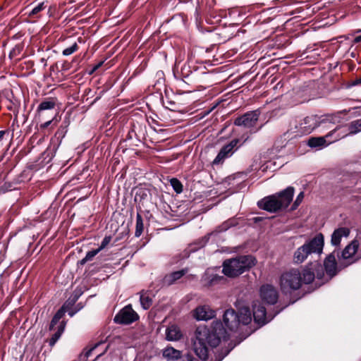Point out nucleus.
<instances>
[{"instance_id": "3c124183", "label": "nucleus", "mask_w": 361, "mask_h": 361, "mask_svg": "<svg viewBox=\"0 0 361 361\" xmlns=\"http://www.w3.org/2000/svg\"><path fill=\"white\" fill-rule=\"evenodd\" d=\"M50 112L51 111H46V113H45V119L46 118H49L48 114H49Z\"/></svg>"}, {"instance_id": "6e6552de", "label": "nucleus", "mask_w": 361, "mask_h": 361, "mask_svg": "<svg viewBox=\"0 0 361 361\" xmlns=\"http://www.w3.org/2000/svg\"><path fill=\"white\" fill-rule=\"evenodd\" d=\"M314 252H316V237L297 249L294 253L293 261L296 264H301L309 255Z\"/></svg>"}, {"instance_id": "a18cd8bd", "label": "nucleus", "mask_w": 361, "mask_h": 361, "mask_svg": "<svg viewBox=\"0 0 361 361\" xmlns=\"http://www.w3.org/2000/svg\"><path fill=\"white\" fill-rule=\"evenodd\" d=\"M317 288H318L319 286H320L321 285H322L324 283V282H320V280H322V277L318 269H317Z\"/></svg>"}, {"instance_id": "79ce46f5", "label": "nucleus", "mask_w": 361, "mask_h": 361, "mask_svg": "<svg viewBox=\"0 0 361 361\" xmlns=\"http://www.w3.org/2000/svg\"><path fill=\"white\" fill-rule=\"evenodd\" d=\"M307 145L310 147H316V137H310L307 141Z\"/></svg>"}, {"instance_id": "bb28decb", "label": "nucleus", "mask_w": 361, "mask_h": 361, "mask_svg": "<svg viewBox=\"0 0 361 361\" xmlns=\"http://www.w3.org/2000/svg\"><path fill=\"white\" fill-rule=\"evenodd\" d=\"M66 322L65 321H61L60 324L56 328V331L53 334L51 338L49 340V344L50 347H53L56 343L59 340L63 333L65 331Z\"/></svg>"}, {"instance_id": "72a5a7b5", "label": "nucleus", "mask_w": 361, "mask_h": 361, "mask_svg": "<svg viewBox=\"0 0 361 361\" xmlns=\"http://www.w3.org/2000/svg\"><path fill=\"white\" fill-rule=\"evenodd\" d=\"M170 183L176 193H181L183 192V185L178 179L173 178L170 180Z\"/></svg>"}, {"instance_id": "f257e3e1", "label": "nucleus", "mask_w": 361, "mask_h": 361, "mask_svg": "<svg viewBox=\"0 0 361 361\" xmlns=\"http://www.w3.org/2000/svg\"><path fill=\"white\" fill-rule=\"evenodd\" d=\"M295 189L288 186L282 191L264 197L257 202V206L265 211L275 213L288 207L293 200Z\"/></svg>"}, {"instance_id": "39448f33", "label": "nucleus", "mask_w": 361, "mask_h": 361, "mask_svg": "<svg viewBox=\"0 0 361 361\" xmlns=\"http://www.w3.org/2000/svg\"><path fill=\"white\" fill-rule=\"evenodd\" d=\"M294 129L291 128L295 136H302L310 134L316 128V116H307L300 122L294 121Z\"/></svg>"}, {"instance_id": "20e7f679", "label": "nucleus", "mask_w": 361, "mask_h": 361, "mask_svg": "<svg viewBox=\"0 0 361 361\" xmlns=\"http://www.w3.org/2000/svg\"><path fill=\"white\" fill-rule=\"evenodd\" d=\"M224 331L222 324L216 322L212 329L207 326H200L196 329V338L204 342L207 345L214 348L219 345L221 341V335Z\"/></svg>"}, {"instance_id": "603ef678", "label": "nucleus", "mask_w": 361, "mask_h": 361, "mask_svg": "<svg viewBox=\"0 0 361 361\" xmlns=\"http://www.w3.org/2000/svg\"><path fill=\"white\" fill-rule=\"evenodd\" d=\"M106 350H107V348H106V350H104V353H101V354L98 355L97 356L96 359H97L98 357H99L100 356H102V355H103V354L106 351Z\"/></svg>"}, {"instance_id": "c756f323", "label": "nucleus", "mask_w": 361, "mask_h": 361, "mask_svg": "<svg viewBox=\"0 0 361 361\" xmlns=\"http://www.w3.org/2000/svg\"><path fill=\"white\" fill-rule=\"evenodd\" d=\"M65 310L63 308V306L62 307H61L56 312V314L54 315L51 322H50V324H49V331H54L55 330V326L59 323V324H60V320L64 316L65 314Z\"/></svg>"}, {"instance_id": "0eeeda50", "label": "nucleus", "mask_w": 361, "mask_h": 361, "mask_svg": "<svg viewBox=\"0 0 361 361\" xmlns=\"http://www.w3.org/2000/svg\"><path fill=\"white\" fill-rule=\"evenodd\" d=\"M240 142L238 138L232 140L228 144L224 145L219 152L218 154L213 161L214 165L222 164L226 159L231 157L240 145H238Z\"/></svg>"}, {"instance_id": "aec40b11", "label": "nucleus", "mask_w": 361, "mask_h": 361, "mask_svg": "<svg viewBox=\"0 0 361 361\" xmlns=\"http://www.w3.org/2000/svg\"><path fill=\"white\" fill-rule=\"evenodd\" d=\"M316 270V265L313 262L308 263L303 269V273L302 277V283H312L315 277L314 271Z\"/></svg>"}, {"instance_id": "393cba45", "label": "nucleus", "mask_w": 361, "mask_h": 361, "mask_svg": "<svg viewBox=\"0 0 361 361\" xmlns=\"http://www.w3.org/2000/svg\"><path fill=\"white\" fill-rule=\"evenodd\" d=\"M237 315L239 320V324H242L243 325H247L252 321V314L248 307H243L240 308Z\"/></svg>"}, {"instance_id": "ddd939ff", "label": "nucleus", "mask_w": 361, "mask_h": 361, "mask_svg": "<svg viewBox=\"0 0 361 361\" xmlns=\"http://www.w3.org/2000/svg\"><path fill=\"white\" fill-rule=\"evenodd\" d=\"M259 294L262 300L268 304H275L279 298L276 289L271 285H263L259 290Z\"/></svg>"}, {"instance_id": "2f4dec72", "label": "nucleus", "mask_w": 361, "mask_h": 361, "mask_svg": "<svg viewBox=\"0 0 361 361\" xmlns=\"http://www.w3.org/2000/svg\"><path fill=\"white\" fill-rule=\"evenodd\" d=\"M349 134H356L361 131V118L352 121L348 126Z\"/></svg>"}, {"instance_id": "f8f14e48", "label": "nucleus", "mask_w": 361, "mask_h": 361, "mask_svg": "<svg viewBox=\"0 0 361 361\" xmlns=\"http://www.w3.org/2000/svg\"><path fill=\"white\" fill-rule=\"evenodd\" d=\"M315 83L310 81L303 87L295 91V101L297 103H303L311 99L314 95Z\"/></svg>"}, {"instance_id": "a211bd4d", "label": "nucleus", "mask_w": 361, "mask_h": 361, "mask_svg": "<svg viewBox=\"0 0 361 361\" xmlns=\"http://www.w3.org/2000/svg\"><path fill=\"white\" fill-rule=\"evenodd\" d=\"M336 130V129L335 128L331 130V132L326 134L325 136L317 137V149H322L325 147H327L331 143H333L340 139L339 135L335 136L334 139H331V137L334 135Z\"/></svg>"}, {"instance_id": "c9c22d12", "label": "nucleus", "mask_w": 361, "mask_h": 361, "mask_svg": "<svg viewBox=\"0 0 361 361\" xmlns=\"http://www.w3.org/2000/svg\"><path fill=\"white\" fill-rule=\"evenodd\" d=\"M100 251L98 249L92 250L87 252L85 257L80 261L81 264H84L88 261H91Z\"/></svg>"}, {"instance_id": "dca6fc26", "label": "nucleus", "mask_w": 361, "mask_h": 361, "mask_svg": "<svg viewBox=\"0 0 361 361\" xmlns=\"http://www.w3.org/2000/svg\"><path fill=\"white\" fill-rule=\"evenodd\" d=\"M224 326L230 331H234L239 326L237 313L233 309L226 310L223 315Z\"/></svg>"}, {"instance_id": "2eb2a0df", "label": "nucleus", "mask_w": 361, "mask_h": 361, "mask_svg": "<svg viewBox=\"0 0 361 361\" xmlns=\"http://www.w3.org/2000/svg\"><path fill=\"white\" fill-rule=\"evenodd\" d=\"M334 252H333L329 254L324 262V267L327 277L326 279V281L331 280L338 273L337 263Z\"/></svg>"}, {"instance_id": "473e14b6", "label": "nucleus", "mask_w": 361, "mask_h": 361, "mask_svg": "<svg viewBox=\"0 0 361 361\" xmlns=\"http://www.w3.org/2000/svg\"><path fill=\"white\" fill-rule=\"evenodd\" d=\"M58 122H59V119H57V114H54V115L51 116L50 119L40 123L39 128L41 130H44L45 128H48L51 124H53L54 126H56L58 123Z\"/></svg>"}, {"instance_id": "7c9ffc66", "label": "nucleus", "mask_w": 361, "mask_h": 361, "mask_svg": "<svg viewBox=\"0 0 361 361\" xmlns=\"http://www.w3.org/2000/svg\"><path fill=\"white\" fill-rule=\"evenodd\" d=\"M144 230V224H143V219L140 213H137L136 215V225H135V237H140Z\"/></svg>"}, {"instance_id": "f3484780", "label": "nucleus", "mask_w": 361, "mask_h": 361, "mask_svg": "<svg viewBox=\"0 0 361 361\" xmlns=\"http://www.w3.org/2000/svg\"><path fill=\"white\" fill-rule=\"evenodd\" d=\"M193 317L198 321H207L215 317V311L209 305H200L195 309Z\"/></svg>"}, {"instance_id": "ea45409f", "label": "nucleus", "mask_w": 361, "mask_h": 361, "mask_svg": "<svg viewBox=\"0 0 361 361\" xmlns=\"http://www.w3.org/2000/svg\"><path fill=\"white\" fill-rule=\"evenodd\" d=\"M235 220L230 219L227 221H225L222 224V225L220 226V231H224L228 230L230 227L233 226L235 225Z\"/></svg>"}, {"instance_id": "c03bdc74", "label": "nucleus", "mask_w": 361, "mask_h": 361, "mask_svg": "<svg viewBox=\"0 0 361 361\" xmlns=\"http://www.w3.org/2000/svg\"><path fill=\"white\" fill-rule=\"evenodd\" d=\"M9 131L8 130H0V142H1L6 135H8Z\"/></svg>"}, {"instance_id": "58836bf2", "label": "nucleus", "mask_w": 361, "mask_h": 361, "mask_svg": "<svg viewBox=\"0 0 361 361\" xmlns=\"http://www.w3.org/2000/svg\"><path fill=\"white\" fill-rule=\"evenodd\" d=\"M324 246V235L321 233H317V255L322 252Z\"/></svg>"}, {"instance_id": "a878e982", "label": "nucleus", "mask_w": 361, "mask_h": 361, "mask_svg": "<svg viewBox=\"0 0 361 361\" xmlns=\"http://www.w3.org/2000/svg\"><path fill=\"white\" fill-rule=\"evenodd\" d=\"M335 21L334 16H326L324 11H317V29L332 25Z\"/></svg>"}, {"instance_id": "4be33fe9", "label": "nucleus", "mask_w": 361, "mask_h": 361, "mask_svg": "<svg viewBox=\"0 0 361 361\" xmlns=\"http://www.w3.org/2000/svg\"><path fill=\"white\" fill-rule=\"evenodd\" d=\"M349 233V229L345 227H341L335 230L331 235V244L334 246L338 245L341 243V238L343 237H347Z\"/></svg>"}, {"instance_id": "5701e85b", "label": "nucleus", "mask_w": 361, "mask_h": 361, "mask_svg": "<svg viewBox=\"0 0 361 361\" xmlns=\"http://www.w3.org/2000/svg\"><path fill=\"white\" fill-rule=\"evenodd\" d=\"M162 355L168 361H175L181 357L182 352L171 346H168L163 350Z\"/></svg>"}, {"instance_id": "f03ea898", "label": "nucleus", "mask_w": 361, "mask_h": 361, "mask_svg": "<svg viewBox=\"0 0 361 361\" xmlns=\"http://www.w3.org/2000/svg\"><path fill=\"white\" fill-rule=\"evenodd\" d=\"M257 260L252 255H240L223 262V273L228 277L238 276L256 264Z\"/></svg>"}, {"instance_id": "864d4df0", "label": "nucleus", "mask_w": 361, "mask_h": 361, "mask_svg": "<svg viewBox=\"0 0 361 361\" xmlns=\"http://www.w3.org/2000/svg\"><path fill=\"white\" fill-rule=\"evenodd\" d=\"M247 139H248V137H247L246 138H245V140H243V143H242V144H243L245 142H246V141L247 140Z\"/></svg>"}, {"instance_id": "9d476101", "label": "nucleus", "mask_w": 361, "mask_h": 361, "mask_svg": "<svg viewBox=\"0 0 361 361\" xmlns=\"http://www.w3.org/2000/svg\"><path fill=\"white\" fill-rule=\"evenodd\" d=\"M259 115L260 111L259 110L247 112L243 116L236 118L234 121V124L247 128H253L256 125Z\"/></svg>"}, {"instance_id": "c85d7f7f", "label": "nucleus", "mask_w": 361, "mask_h": 361, "mask_svg": "<svg viewBox=\"0 0 361 361\" xmlns=\"http://www.w3.org/2000/svg\"><path fill=\"white\" fill-rule=\"evenodd\" d=\"M68 122L64 121L58 128L54 135V139L58 142V145L61 143L63 138L66 136L68 131Z\"/></svg>"}, {"instance_id": "1a4fd4ad", "label": "nucleus", "mask_w": 361, "mask_h": 361, "mask_svg": "<svg viewBox=\"0 0 361 361\" xmlns=\"http://www.w3.org/2000/svg\"><path fill=\"white\" fill-rule=\"evenodd\" d=\"M343 259L350 260L348 264H350L361 258V245L357 240H353L348 244L341 253Z\"/></svg>"}, {"instance_id": "e433bc0d", "label": "nucleus", "mask_w": 361, "mask_h": 361, "mask_svg": "<svg viewBox=\"0 0 361 361\" xmlns=\"http://www.w3.org/2000/svg\"><path fill=\"white\" fill-rule=\"evenodd\" d=\"M78 45L77 42H74L71 47H67L63 50L62 54L65 56H68L78 51Z\"/></svg>"}, {"instance_id": "9b49d317", "label": "nucleus", "mask_w": 361, "mask_h": 361, "mask_svg": "<svg viewBox=\"0 0 361 361\" xmlns=\"http://www.w3.org/2000/svg\"><path fill=\"white\" fill-rule=\"evenodd\" d=\"M252 314L255 323L260 326L266 324L273 319L267 315L266 308L259 301H255L252 304Z\"/></svg>"}, {"instance_id": "412c9836", "label": "nucleus", "mask_w": 361, "mask_h": 361, "mask_svg": "<svg viewBox=\"0 0 361 361\" xmlns=\"http://www.w3.org/2000/svg\"><path fill=\"white\" fill-rule=\"evenodd\" d=\"M194 351L200 360H206L208 358L207 345L204 342L196 339L194 342Z\"/></svg>"}, {"instance_id": "6ab92c4d", "label": "nucleus", "mask_w": 361, "mask_h": 361, "mask_svg": "<svg viewBox=\"0 0 361 361\" xmlns=\"http://www.w3.org/2000/svg\"><path fill=\"white\" fill-rule=\"evenodd\" d=\"M183 337L180 328L176 325H171L166 329V338L169 341H177Z\"/></svg>"}, {"instance_id": "7ed1b4c3", "label": "nucleus", "mask_w": 361, "mask_h": 361, "mask_svg": "<svg viewBox=\"0 0 361 361\" xmlns=\"http://www.w3.org/2000/svg\"><path fill=\"white\" fill-rule=\"evenodd\" d=\"M302 285L301 273L298 269H290L283 272L279 278V286L281 292L285 295H290L299 290Z\"/></svg>"}, {"instance_id": "8fccbe9b", "label": "nucleus", "mask_w": 361, "mask_h": 361, "mask_svg": "<svg viewBox=\"0 0 361 361\" xmlns=\"http://www.w3.org/2000/svg\"><path fill=\"white\" fill-rule=\"evenodd\" d=\"M361 83V78L360 79L356 80L355 84H360Z\"/></svg>"}, {"instance_id": "5fc2aeb1", "label": "nucleus", "mask_w": 361, "mask_h": 361, "mask_svg": "<svg viewBox=\"0 0 361 361\" xmlns=\"http://www.w3.org/2000/svg\"><path fill=\"white\" fill-rule=\"evenodd\" d=\"M256 131L257 130H253V131L251 130V133H256Z\"/></svg>"}, {"instance_id": "6e6d98bb", "label": "nucleus", "mask_w": 361, "mask_h": 361, "mask_svg": "<svg viewBox=\"0 0 361 361\" xmlns=\"http://www.w3.org/2000/svg\"><path fill=\"white\" fill-rule=\"evenodd\" d=\"M360 173L361 174V172Z\"/></svg>"}, {"instance_id": "49530a36", "label": "nucleus", "mask_w": 361, "mask_h": 361, "mask_svg": "<svg viewBox=\"0 0 361 361\" xmlns=\"http://www.w3.org/2000/svg\"><path fill=\"white\" fill-rule=\"evenodd\" d=\"M98 345V344H96L94 347H92L91 349H90L87 353H86V356L87 357H89L90 355V354L92 353V351L97 348V346Z\"/></svg>"}, {"instance_id": "09e8293b", "label": "nucleus", "mask_w": 361, "mask_h": 361, "mask_svg": "<svg viewBox=\"0 0 361 361\" xmlns=\"http://www.w3.org/2000/svg\"><path fill=\"white\" fill-rule=\"evenodd\" d=\"M77 311H73V310H71V311H69L68 312V315L70 317H73L75 313H76Z\"/></svg>"}, {"instance_id": "b1692460", "label": "nucleus", "mask_w": 361, "mask_h": 361, "mask_svg": "<svg viewBox=\"0 0 361 361\" xmlns=\"http://www.w3.org/2000/svg\"><path fill=\"white\" fill-rule=\"evenodd\" d=\"M188 272V269L185 268L179 271H173L164 277V283L168 285L173 284L176 281L181 279Z\"/></svg>"}, {"instance_id": "4468645a", "label": "nucleus", "mask_w": 361, "mask_h": 361, "mask_svg": "<svg viewBox=\"0 0 361 361\" xmlns=\"http://www.w3.org/2000/svg\"><path fill=\"white\" fill-rule=\"evenodd\" d=\"M56 107V101L54 99H49L42 102L37 106L35 114V119L39 122L45 120L46 111H52Z\"/></svg>"}, {"instance_id": "a19ab883", "label": "nucleus", "mask_w": 361, "mask_h": 361, "mask_svg": "<svg viewBox=\"0 0 361 361\" xmlns=\"http://www.w3.org/2000/svg\"><path fill=\"white\" fill-rule=\"evenodd\" d=\"M111 236H105L104 239L102 240L99 247L97 248L99 251L104 249L111 242Z\"/></svg>"}, {"instance_id": "37998d69", "label": "nucleus", "mask_w": 361, "mask_h": 361, "mask_svg": "<svg viewBox=\"0 0 361 361\" xmlns=\"http://www.w3.org/2000/svg\"><path fill=\"white\" fill-rule=\"evenodd\" d=\"M360 32L361 33V30L359 29V30H357L355 31V33H359ZM353 42L354 43H359V42H361V35H358L357 37H355V39H353Z\"/></svg>"}, {"instance_id": "423d86ee", "label": "nucleus", "mask_w": 361, "mask_h": 361, "mask_svg": "<svg viewBox=\"0 0 361 361\" xmlns=\"http://www.w3.org/2000/svg\"><path fill=\"white\" fill-rule=\"evenodd\" d=\"M139 319V315L133 310L130 305H128L121 309L114 317L116 324H130Z\"/></svg>"}, {"instance_id": "cd10ccee", "label": "nucleus", "mask_w": 361, "mask_h": 361, "mask_svg": "<svg viewBox=\"0 0 361 361\" xmlns=\"http://www.w3.org/2000/svg\"><path fill=\"white\" fill-rule=\"evenodd\" d=\"M140 302L144 310H148L152 305V299L150 294L145 291L140 293Z\"/></svg>"}, {"instance_id": "4c0bfd02", "label": "nucleus", "mask_w": 361, "mask_h": 361, "mask_svg": "<svg viewBox=\"0 0 361 361\" xmlns=\"http://www.w3.org/2000/svg\"><path fill=\"white\" fill-rule=\"evenodd\" d=\"M304 192L302 191L298 195L296 199L295 200L293 204H292L291 210H295L299 207V205L302 203L304 199Z\"/></svg>"}, {"instance_id": "f704fd0d", "label": "nucleus", "mask_w": 361, "mask_h": 361, "mask_svg": "<svg viewBox=\"0 0 361 361\" xmlns=\"http://www.w3.org/2000/svg\"><path fill=\"white\" fill-rule=\"evenodd\" d=\"M46 6L44 2L39 3L37 6L33 7L32 10L28 13L29 17H33L37 16L39 12L44 10Z\"/></svg>"}, {"instance_id": "de8ad7c7", "label": "nucleus", "mask_w": 361, "mask_h": 361, "mask_svg": "<svg viewBox=\"0 0 361 361\" xmlns=\"http://www.w3.org/2000/svg\"><path fill=\"white\" fill-rule=\"evenodd\" d=\"M323 123H324V119L317 121V128H320Z\"/></svg>"}]
</instances>
